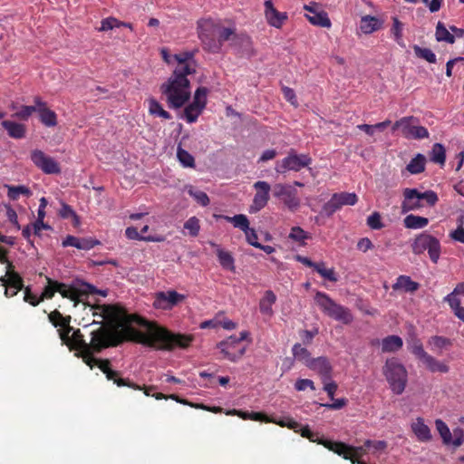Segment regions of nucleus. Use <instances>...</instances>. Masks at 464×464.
<instances>
[{
    "label": "nucleus",
    "instance_id": "obj_1",
    "mask_svg": "<svg viewBox=\"0 0 464 464\" xmlns=\"http://www.w3.org/2000/svg\"><path fill=\"white\" fill-rule=\"evenodd\" d=\"M88 307L94 318L101 319H93L92 324L117 331L121 336L124 334L121 330L122 327L118 325L126 324L133 333L124 342H134L156 350L172 351L175 348H188L194 339L190 334H173L155 322H150L137 314H130L117 304H88Z\"/></svg>",
    "mask_w": 464,
    "mask_h": 464
},
{
    "label": "nucleus",
    "instance_id": "obj_2",
    "mask_svg": "<svg viewBox=\"0 0 464 464\" xmlns=\"http://www.w3.org/2000/svg\"><path fill=\"white\" fill-rule=\"evenodd\" d=\"M49 321L54 327H60L59 336L70 351H75V356L82 358L86 365L94 361V353H100L104 349L115 347L124 342V339H130L133 332L126 326L120 324L121 328V335L117 331H111L108 327L100 326L91 333V341L87 343L80 329H73L71 325V316H63L58 310L51 312L48 315Z\"/></svg>",
    "mask_w": 464,
    "mask_h": 464
},
{
    "label": "nucleus",
    "instance_id": "obj_3",
    "mask_svg": "<svg viewBox=\"0 0 464 464\" xmlns=\"http://www.w3.org/2000/svg\"><path fill=\"white\" fill-rule=\"evenodd\" d=\"M47 279V285L44 288L41 295V300L51 299L53 297L55 293H59L63 298L70 299L73 302V306H77L78 304L83 302L91 294L98 293L94 285L83 282L82 280H74L72 284L67 285L64 283L53 280L49 277Z\"/></svg>",
    "mask_w": 464,
    "mask_h": 464
},
{
    "label": "nucleus",
    "instance_id": "obj_4",
    "mask_svg": "<svg viewBox=\"0 0 464 464\" xmlns=\"http://www.w3.org/2000/svg\"><path fill=\"white\" fill-rule=\"evenodd\" d=\"M174 70L172 75L160 86L161 93L166 95L167 102L171 109L183 107L190 99V82L188 73Z\"/></svg>",
    "mask_w": 464,
    "mask_h": 464
},
{
    "label": "nucleus",
    "instance_id": "obj_5",
    "mask_svg": "<svg viewBox=\"0 0 464 464\" xmlns=\"http://www.w3.org/2000/svg\"><path fill=\"white\" fill-rule=\"evenodd\" d=\"M382 372L392 392L397 395L401 394L408 382V372L404 365L392 357L386 360Z\"/></svg>",
    "mask_w": 464,
    "mask_h": 464
},
{
    "label": "nucleus",
    "instance_id": "obj_6",
    "mask_svg": "<svg viewBox=\"0 0 464 464\" xmlns=\"http://www.w3.org/2000/svg\"><path fill=\"white\" fill-rule=\"evenodd\" d=\"M314 302L321 311L330 318H333L344 324L353 322V316L347 307L337 304L327 294L317 291L314 295Z\"/></svg>",
    "mask_w": 464,
    "mask_h": 464
},
{
    "label": "nucleus",
    "instance_id": "obj_7",
    "mask_svg": "<svg viewBox=\"0 0 464 464\" xmlns=\"http://www.w3.org/2000/svg\"><path fill=\"white\" fill-rule=\"evenodd\" d=\"M218 23L211 19H202L198 23V37L205 50L211 53L219 51V42L217 40Z\"/></svg>",
    "mask_w": 464,
    "mask_h": 464
},
{
    "label": "nucleus",
    "instance_id": "obj_8",
    "mask_svg": "<svg viewBox=\"0 0 464 464\" xmlns=\"http://www.w3.org/2000/svg\"><path fill=\"white\" fill-rule=\"evenodd\" d=\"M419 120L413 116L402 117L396 121L392 127V132L401 130L402 136L406 139L421 140L429 138V131L423 126H418Z\"/></svg>",
    "mask_w": 464,
    "mask_h": 464
},
{
    "label": "nucleus",
    "instance_id": "obj_9",
    "mask_svg": "<svg viewBox=\"0 0 464 464\" xmlns=\"http://www.w3.org/2000/svg\"><path fill=\"white\" fill-rule=\"evenodd\" d=\"M412 251L416 255L428 251L430 260L437 264L440 256V243L435 237L422 233L415 238L412 244Z\"/></svg>",
    "mask_w": 464,
    "mask_h": 464
},
{
    "label": "nucleus",
    "instance_id": "obj_10",
    "mask_svg": "<svg viewBox=\"0 0 464 464\" xmlns=\"http://www.w3.org/2000/svg\"><path fill=\"white\" fill-rule=\"evenodd\" d=\"M311 163L312 158L308 154L298 155L294 149H291L285 158L276 162L275 169L278 173H285L286 171L297 172L308 167Z\"/></svg>",
    "mask_w": 464,
    "mask_h": 464
},
{
    "label": "nucleus",
    "instance_id": "obj_11",
    "mask_svg": "<svg viewBox=\"0 0 464 464\" xmlns=\"http://www.w3.org/2000/svg\"><path fill=\"white\" fill-rule=\"evenodd\" d=\"M323 444L329 450L342 456L345 459L351 460L353 464H365V462L358 459L363 453L362 447L355 448L339 441H324Z\"/></svg>",
    "mask_w": 464,
    "mask_h": 464
},
{
    "label": "nucleus",
    "instance_id": "obj_12",
    "mask_svg": "<svg viewBox=\"0 0 464 464\" xmlns=\"http://www.w3.org/2000/svg\"><path fill=\"white\" fill-rule=\"evenodd\" d=\"M224 357L230 362L238 361L246 353V347L237 336H229L218 344Z\"/></svg>",
    "mask_w": 464,
    "mask_h": 464
},
{
    "label": "nucleus",
    "instance_id": "obj_13",
    "mask_svg": "<svg viewBox=\"0 0 464 464\" xmlns=\"http://www.w3.org/2000/svg\"><path fill=\"white\" fill-rule=\"evenodd\" d=\"M31 160L44 174H60V164L52 157L46 155L40 150H34L31 152Z\"/></svg>",
    "mask_w": 464,
    "mask_h": 464
},
{
    "label": "nucleus",
    "instance_id": "obj_14",
    "mask_svg": "<svg viewBox=\"0 0 464 464\" xmlns=\"http://www.w3.org/2000/svg\"><path fill=\"white\" fill-rule=\"evenodd\" d=\"M273 194L280 198L289 210L295 212L300 206V199L297 197V191L290 186L284 184H276L273 188Z\"/></svg>",
    "mask_w": 464,
    "mask_h": 464
},
{
    "label": "nucleus",
    "instance_id": "obj_15",
    "mask_svg": "<svg viewBox=\"0 0 464 464\" xmlns=\"http://www.w3.org/2000/svg\"><path fill=\"white\" fill-rule=\"evenodd\" d=\"M256 193L254 196L253 204L250 206V212L256 213L266 207L269 200L270 185L266 181H256L254 184Z\"/></svg>",
    "mask_w": 464,
    "mask_h": 464
},
{
    "label": "nucleus",
    "instance_id": "obj_16",
    "mask_svg": "<svg viewBox=\"0 0 464 464\" xmlns=\"http://www.w3.org/2000/svg\"><path fill=\"white\" fill-rule=\"evenodd\" d=\"M198 50L181 52L173 55L174 60L177 62L175 70H180V72L194 74L196 73V62L194 60L195 54Z\"/></svg>",
    "mask_w": 464,
    "mask_h": 464
},
{
    "label": "nucleus",
    "instance_id": "obj_17",
    "mask_svg": "<svg viewBox=\"0 0 464 464\" xmlns=\"http://www.w3.org/2000/svg\"><path fill=\"white\" fill-rule=\"evenodd\" d=\"M184 299V296L176 291L159 292L156 294L153 306L158 309H170L179 302Z\"/></svg>",
    "mask_w": 464,
    "mask_h": 464
},
{
    "label": "nucleus",
    "instance_id": "obj_18",
    "mask_svg": "<svg viewBox=\"0 0 464 464\" xmlns=\"http://www.w3.org/2000/svg\"><path fill=\"white\" fill-rule=\"evenodd\" d=\"M307 367L310 370L316 372L321 376L323 382L331 381L333 367L327 357L320 356L313 358L307 363Z\"/></svg>",
    "mask_w": 464,
    "mask_h": 464
},
{
    "label": "nucleus",
    "instance_id": "obj_19",
    "mask_svg": "<svg viewBox=\"0 0 464 464\" xmlns=\"http://www.w3.org/2000/svg\"><path fill=\"white\" fill-rule=\"evenodd\" d=\"M264 5L265 16L268 24L277 29L281 28L288 19L287 14L277 11L274 7L272 0H266Z\"/></svg>",
    "mask_w": 464,
    "mask_h": 464
},
{
    "label": "nucleus",
    "instance_id": "obj_20",
    "mask_svg": "<svg viewBox=\"0 0 464 464\" xmlns=\"http://www.w3.org/2000/svg\"><path fill=\"white\" fill-rule=\"evenodd\" d=\"M424 207L420 199L419 190L417 188H407L403 190V201L401 203L402 213L418 210Z\"/></svg>",
    "mask_w": 464,
    "mask_h": 464
},
{
    "label": "nucleus",
    "instance_id": "obj_21",
    "mask_svg": "<svg viewBox=\"0 0 464 464\" xmlns=\"http://www.w3.org/2000/svg\"><path fill=\"white\" fill-rule=\"evenodd\" d=\"M10 278L5 280L0 278V285L5 287V296L7 298L14 297L19 291L24 289V280L19 273H12Z\"/></svg>",
    "mask_w": 464,
    "mask_h": 464
},
{
    "label": "nucleus",
    "instance_id": "obj_22",
    "mask_svg": "<svg viewBox=\"0 0 464 464\" xmlns=\"http://www.w3.org/2000/svg\"><path fill=\"white\" fill-rule=\"evenodd\" d=\"M34 104L37 106L41 122L47 127H54L57 124L56 113L47 107L46 102H43L40 97H34Z\"/></svg>",
    "mask_w": 464,
    "mask_h": 464
},
{
    "label": "nucleus",
    "instance_id": "obj_23",
    "mask_svg": "<svg viewBox=\"0 0 464 464\" xmlns=\"http://www.w3.org/2000/svg\"><path fill=\"white\" fill-rule=\"evenodd\" d=\"M411 430L420 442H428L432 439L430 429L425 424L424 419L421 417L416 418L411 422Z\"/></svg>",
    "mask_w": 464,
    "mask_h": 464
},
{
    "label": "nucleus",
    "instance_id": "obj_24",
    "mask_svg": "<svg viewBox=\"0 0 464 464\" xmlns=\"http://www.w3.org/2000/svg\"><path fill=\"white\" fill-rule=\"evenodd\" d=\"M392 287L393 291L413 294L420 288V284L413 281L411 276L401 275L396 278Z\"/></svg>",
    "mask_w": 464,
    "mask_h": 464
},
{
    "label": "nucleus",
    "instance_id": "obj_25",
    "mask_svg": "<svg viewBox=\"0 0 464 464\" xmlns=\"http://www.w3.org/2000/svg\"><path fill=\"white\" fill-rule=\"evenodd\" d=\"M210 244L213 246L217 247L216 253H217L220 266L226 270L235 272V270H236L235 259H234L233 256L231 255V253L228 251L223 250L215 243H210Z\"/></svg>",
    "mask_w": 464,
    "mask_h": 464
},
{
    "label": "nucleus",
    "instance_id": "obj_26",
    "mask_svg": "<svg viewBox=\"0 0 464 464\" xmlns=\"http://www.w3.org/2000/svg\"><path fill=\"white\" fill-rule=\"evenodd\" d=\"M381 345L382 353H394L401 349L403 341L398 335H389L382 340Z\"/></svg>",
    "mask_w": 464,
    "mask_h": 464
},
{
    "label": "nucleus",
    "instance_id": "obj_27",
    "mask_svg": "<svg viewBox=\"0 0 464 464\" xmlns=\"http://www.w3.org/2000/svg\"><path fill=\"white\" fill-rule=\"evenodd\" d=\"M106 378L109 381H112L117 386L122 387L127 386L133 390H140V385L136 384L130 382L129 379H124L121 377V372L115 370L111 369L105 373Z\"/></svg>",
    "mask_w": 464,
    "mask_h": 464
},
{
    "label": "nucleus",
    "instance_id": "obj_28",
    "mask_svg": "<svg viewBox=\"0 0 464 464\" xmlns=\"http://www.w3.org/2000/svg\"><path fill=\"white\" fill-rule=\"evenodd\" d=\"M106 378L109 381H112L117 386L122 387L127 386L133 390H140V385L136 384L130 382L129 379H124L121 377V372L115 370L111 369L105 373Z\"/></svg>",
    "mask_w": 464,
    "mask_h": 464
},
{
    "label": "nucleus",
    "instance_id": "obj_29",
    "mask_svg": "<svg viewBox=\"0 0 464 464\" xmlns=\"http://www.w3.org/2000/svg\"><path fill=\"white\" fill-rule=\"evenodd\" d=\"M2 126L6 130L8 135L14 139H22L25 136V126L11 121H3Z\"/></svg>",
    "mask_w": 464,
    "mask_h": 464
},
{
    "label": "nucleus",
    "instance_id": "obj_30",
    "mask_svg": "<svg viewBox=\"0 0 464 464\" xmlns=\"http://www.w3.org/2000/svg\"><path fill=\"white\" fill-rule=\"evenodd\" d=\"M382 22L375 16H362L360 22V29L365 34H372L381 28Z\"/></svg>",
    "mask_w": 464,
    "mask_h": 464
},
{
    "label": "nucleus",
    "instance_id": "obj_31",
    "mask_svg": "<svg viewBox=\"0 0 464 464\" xmlns=\"http://www.w3.org/2000/svg\"><path fill=\"white\" fill-rule=\"evenodd\" d=\"M421 362L431 372L446 373L450 371V367L446 363L438 361L429 353L426 354V356L421 360Z\"/></svg>",
    "mask_w": 464,
    "mask_h": 464
},
{
    "label": "nucleus",
    "instance_id": "obj_32",
    "mask_svg": "<svg viewBox=\"0 0 464 464\" xmlns=\"http://www.w3.org/2000/svg\"><path fill=\"white\" fill-rule=\"evenodd\" d=\"M204 109V104H198L197 102L192 101V102L186 106L184 109V117L187 122H196Z\"/></svg>",
    "mask_w": 464,
    "mask_h": 464
},
{
    "label": "nucleus",
    "instance_id": "obj_33",
    "mask_svg": "<svg viewBox=\"0 0 464 464\" xmlns=\"http://www.w3.org/2000/svg\"><path fill=\"white\" fill-rule=\"evenodd\" d=\"M426 158L423 154L418 153L407 164L406 169L412 175L422 173L425 170Z\"/></svg>",
    "mask_w": 464,
    "mask_h": 464
},
{
    "label": "nucleus",
    "instance_id": "obj_34",
    "mask_svg": "<svg viewBox=\"0 0 464 464\" xmlns=\"http://www.w3.org/2000/svg\"><path fill=\"white\" fill-rule=\"evenodd\" d=\"M407 345L410 352L419 360H422L428 353L424 348L422 342L416 335H412L407 340Z\"/></svg>",
    "mask_w": 464,
    "mask_h": 464
},
{
    "label": "nucleus",
    "instance_id": "obj_35",
    "mask_svg": "<svg viewBox=\"0 0 464 464\" xmlns=\"http://www.w3.org/2000/svg\"><path fill=\"white\" fill-rule=\"evenodd\" d=\"M276 296L273 291L267 290L264 297L259 302V309L263 314L271 315L273 314L272 305L276 303Z\"/></svg>",
    "mask_w": 464,
    "mask_h": 464
},
{
    "label": "nucleus",
    "instance_id": "obj_36",
    "mask_svg": "<svg viewBox=\"0 0 464 464\" xmlns=\"http://www.w3.org/2000/svg\"><path fill=\"white\" fill-rule=\"evenodd\" d=\"M308 21L317 26L329 28L331 27V21L328 17V14L324 11H317L314 12V14H305Z\"/></svg>",
    "mask_w": 464,
    "mask_h": 464
},
{
    "label": "nucleus",
    "instance_id": "obj_37",
    "mask_svg": "<svg viewBox=\"0 0 464 464\" xmlns=\"http://www.w3.org/2000/svg\"><path fill=\"white\" fill-rule=\"evenodd\" d=\"M149 103V113L153 116L160 117L165 120H170L172 117L170 113L165 111L162 105L154 98L148 100Z\"/></svg>",
    "mask_w": 464,
    "mask_h": 464
},
{
    "label": "nucleus",
    "instance_id": "obj_38",
    "mask_svg": "<svg viewBox=\"0 0 464 464\" xmlns=\"http://www.w3.org/2000/svg\"><path fill=\"white\" fill-rule=\"evenodd\" d=\"M125 235L129 239L132 240H140L146 242H161L163 241V237H153V236H143L140 234L138 229L134 227H129L125 230Z\"/></svg>",
    "mask_w": 464,
    "mask_h": 464
},
{
    "label": "nucleus",
    "instance_id": "obj_39",
    "mask_svg": "<svg viewBox=\"0 0 464 464\" xmlns=\"http://www.w3.org/2000/svg\"><path fill=\"white\" fill-rule=\"evenodd\" d=\"M5 187L7 188V197L10 200H17L20 197V195H24L27 198L32 196V191L29 188L19 185V186H12V185H5Z\"/></svg>",
    "mask_w": 464,
    "mask_h": 464
},
{
    "label": "nucleus",
    "instance_id": "obj_40",
    "mask_svg": "<svg viewBox=\"0 0 464 464\" xmlns=\"http://www.w3.org/2000/svg\"><path fill=\"white\" fill-rule=\"evenodd\" d=\"M430 160L433 163L444 166L446 161V150L442 144L435 143L430 152Z\"/></svg>",
    "mask_w": 464,
    "mask_h": 464
},
{
    "label": "nucleus",
    "instance_id": "obj_41",
    "mask_svg": "<svg viewBox=\"0 0 464 464\" xmlns=\"http://www.w3.org/2000/svg\"><path fill=\"white\" fill-rule=\"evenodd\" d=\"M403 222L407 228L419 229L425 227L429 224V219L424 217L411 214L404 218Z\"/></svg>",
    "mask_w": 464,
    "mask_h": 464
},
{
    "label": "nucleus",
    "instance_id": "obj_42",
    "mask_svg": "<svg viewBox=\"0 0 464 464\" xmlns=\"http://www.w3.org/2000/svg\"><path fill=\"white\" fill-rule=\"evenodd\" d=\"M435 37L438 42H446L450 44L455 43V35L450 34L441 22H438L436 25Z\"/></svg>",
    "mask_w": 464,
    "mask_h": 464
},
{
    "label": "nucleus",
    "instance_id": "obj_43",
    "mask_svg": "<svg viewBox=\"0 0 464 464\" xmlns=\"http://www.w3.org/2000/svg\"><path fill=\"white\" fill-rule=\"evenodd\" d=\"M322 277L330 282H337L338 276L334 268H326L324 262H319L314 269Z\"/></svg>",
    "mask_w": 464,
    "mask_h": 464
},
{
    "label": "nucleus",
    "instance_id": "obj_44",
    "mask_svg": "<svg viewBox=\"0 0 464 464\" xmlns=\"http://www.w3.org/2000/svg\"><path fill=\"white\" fill-rule=\"evenodd\" d=\"M292 353L295 359L304 362L306 366L309 361L313 359L311 358L310 352L306 348L302 347L300 343L294 344L292 348Z\"/></svg>",
    "mask_w": 464,
    "mask_h": 464
},
{
    "label": "nucleus",
    "instance_id": "obj_45",
    "mask_svg": "<svg viewBox=\"0 0 464 464\" xmlns=\"http://www.w3.org/2000/svg\"><path fill=\"white\" fill-rule=\"evenodd\" d=\"M227 221L232 223L235 227L241 229L243 232L247 230L249 227V220L246 215L237 214L234 217L225 216L223 217Z\"/></svg>",
    "mask_w": 464,
    "mask_h": 464
},
{
    "label": "nucleus",
    "instance_id": "obj_46",
    "mask_svg": "<svg viewBox=\"0 0 464 464\" xmlns=\"http://www.w3.org/2000/svg\"><path fill=\"white\" fill-rule=\"evenodd\" d=\"M428 343L431 346V349L434 351L442 350L452 345V342L450 339L440 335L431 336L429 339Z\"/></svg>",
    "mask_w": 464,
    "mask_h": 464
},
{
    "label": "nucleus",
    "instance_id": "obj_47",
    "mask_svg": "<svg viewBox=\"0 0 464 464\" xmlns=\"http://www.w3.org/2000/svg\"><path fill=\"white\" fill-rule=\"evenodd\" d=\"M334 195L337 198L340 208L343 206H353L358 201V197L355 193L340 192V193H334Z\"/></svg>",
    "mask_w": 464,
    "mask_h": 464
},
{
    "label": "nucleus",
    "instance_id": "obj_48",
    "mask_svg": "<svg viewBox=\"0 0 464 464\" xmlns=\"http://www.w3.org/2000/svg\"><path fill=\"white\" fill-rule=\"evenodd\" d=\"M413 51L417 57L421 58L430 63H435L437 62L435 53L429 48H422L415 44L413 46Z\"/></svg>",
    "mask_w": 464,
    "mask_h": 464
},
{
    "label": "nucleus",
    "instance_id": "obj_49",
    "mask_svg": "<svg viewBox=\"0 0 464 464\" xmlns=\"http://www.w3.org/2000/svg\"><path fill=\"white\" fill-rule=\"evenodd\" d=\"M435 426L440 437L442 438L443 443L447 445L450 444L451 433L447 424L442 420L438 419L435 420Z\"/></svg>",
    "mask_w": 464,
    "mask_h": 464
},
{
    "label": "nucleus",
    "instance_id": "obj_50",
    "mask_svg": "<svg viewBox=\"0 0 464 464\" xmlns=\"http://www.w3.org/2000/svg\"><path fill=\"white\" fill-rule=\"evenodd\" d=\"M392 22L391 32L394 40L399 45L404 46L402 39L403 24L397 17H392Z\"/></svg>",
    "mask_w": 464,
    "mask_h": 464
},
{
    "label": "nucleus",
    "instance_id": "obj_51",
    "mask_svg": "<svg viewBox=\"0 0 464 464\" xmlns=\"http://www.w3.org/2000/svg\"><path fill=\"white\" fill-rule=\"evenodd\" d=\"M288 237L293 241L298 242L304 246L305 245L304 240L310 238V235L300 227H293Z\"/></svg>",
    "mask_w": 464,
    "mask_h": 464
},
{
    "label": "nucleus",
    "instance_id": "obj_52",
    "mask_svg": "<svg viewBox=\"0 0 464 464\" xmlns=\"http://www.w3.org/2000/svg\"><path fill=\"white\" fill-rule=\"evenodd\" d=\"M59 215L63 218H72L73 225L75 227L80 224V218H79L78 215L72 209V208L70 205L66 204V203H62V208H61V209L59 211Z\"/></svg>",
    "mask_w": 464,
    "mask_h": 464
},
{
    "label": "nucleus",
    "instance_id": "obj_53",
    "mask_svg": "<svg viewBox=\"0 0 464 464\" xmlns=\"http://www.w3.org/2000/svg\"><path fill=\"white\" fill-rule=\"evenodd\" d=\"M298 432H300L303 438L308 439L312 442H317L318 444H323L324 441H328L327 440L319 439L318 433L313 432L309 426H300L298 428Z\"/></svg>",
    "mask_w": 464,
    "mask_h": 464
},
{
    "label": "nucleus",
    "instance_id": "obj_54",
    "mask_svg": "<svg viewBox=\"0 0 464 464\" xmlns=\"http://www.w3.org/2000/svg\"><path fill=\"white\" fill-rule=\"evenodd\" d=\"M188 193L201 206L206 207L209 204L208 196L204 191L189 187Z\"/></svg>",
    "mask_w": 464,
    "mask_h": 464
},
{
    "label": "nucleus",
    "instance_id": "obj_55",
    "mask_svg": "<svg viewBox=\"0 0 464 464\" xmlns=\"http://www.w3.org/2000/svg\"><path fill=\"white\" fill-rule=\"evenodd\" d=\"M177 156H178L179 160L184 167H194L195 160H194L193 156L187 150L179 147L178 151H177Z\"/></svg>",
    "mask_w": 464,
    "mask_h": 464
},
{
    "label": "nucleus",
    "instance_id": "obj_56",
    "mask_svg": "<svg viewBox=\"0 0 464 464\" xmlns=\"http://www.w3.org/2000/svg\"><path fill=\"white\" fill-rule=\"evenodd\" d=\"M235 34V29L227 28L218 24V37L217 40L219 42V49L221 48L224 42L228 41L232 35Z\"/></svg>",
    "mask_w": 464,
    "mask_h": 464
},
{
    "label": "nucleus",
    "instance_id": "obj_57",
    "mask_svg": "<svg viewBox=\"0 0 464 464\" xmlns=\"http://www.w3.org/2000/svg\"><path fill=\"white\" fill-rule=\"evenodd\" d=\"M184 228L188 230V233L191 237H197L199 233V229H200L198 218L196 217L189 218L184 223Z\"/></svg>",
    "mask_w": 464,
    "mask_h": 464
},
{
    "label": "nucleus",
    "instance_id": "obj_58",
    "mask_svg": "<svg viewBox=\"0 0 464 464\" xmlns=\"http://www.w3.org/2000/svg\"><path fill=\"white\" fill-rule=\"evenodd\" d=\"M338 209H340V206L335 195L334 194L331 198L324 205L322 212L327 217H330Z\"/></svg>",
    "mask_w": 464,
    "mask_h": 464
},
{
    "label": "nucleus",
    "instance_id": "obj_59",
    "mask_svg": "<svg viewBox=\"0 0 464 464\" xmlns=\"http://www.w3.org/2000/svg\"><path fill=\"white\" fill-rule=\"evenodd\" d=\"M419 196H420V199L421 200V202L425 201L429 207L435 206L437 204V202L439 201L437 193L430 189L426 190L424 192L419 191Z\"/></svg>",
    "mask_w": 464,
    "mask_h": 464
},
{
    "label": "nucleus",
    "instance_id": "obj_60",
    "mask_svg": "<svg viewBox=\"0 0 464 464\" xmlns=\"http://www.w3.org/2000/svg\"><path fill=\"white\" fill-rule=\"evenodd\" d=\"M279 425L280 427H287L290 430H293L295 432H298V428H300L301 424L291 418H285L283 420H276L271 419V421Z\"/></svg>",
    "mask_w": 464,
    "mask_h": 464
},
{
    "label": "nucleus",
    "instance_id": "obj_61",
    "mask_svg": "<svg viewBox=\"0 0 464 464\" xmlns=\"http://www.w3.org/2000/svg\"><path fill=\"white\" fill-rule=\"evenodd\" d=\"M88 366L91 369H92L94 366H97L104 374L111 369L110 360L98 359L96 357H94V361L92 362H90V365Z\"/></svg>",
    "mask_w": 464,
    "mask_h": 464
},
{
    "label": "nucleus",
    "instance_id": "obj_62",
    "mask_svg": "<svg viewBox=\"0 0 464 464\" xmlns=\"http://www.w3.org/2000/svg\"><path fill=\"white\" fill-rule=\"evenodd\" d=\"M208 93V88L198 87L194 93L193 102H197L198 104H204V107H206Z\"/></svg>",
    "mask_w": 464,
    "mask_h": 464
},
{
    "label": "nucleus",
    "instance_id": "obj_63",
    "mask_svg": "<svg viewBox=\"0 0 464 464\" xmlns=\"http://www.w3.org/2000/svg\"><path fill=\"white\" fill-rule=\"evenodd\" d=\"M37 111L36 104L34 106L24 105L15 113V116L21 120H27L34 112Z\"/></svg>",
    "mask_w": 464,
    "mask_h": 464
},
{
    "label": "nucleus",
    "instance_id": "obj_64",
    "mask_svg": "<svg viewBox=\"0 0 464 464\" xmlns=\"http://www.w3.org/2000/svg\"><path fill=\"white\" fill-rule=\"evenodd\" d=\"M457 295H464V282L463 283H459L456 285V287L454 288V290L449 294L445 298L444 300L448 303V304H450V302H452L453 300H459Z\"/></svg>",
    "mask_w": 464,
    "mask_h": 464
}]
</instances>
